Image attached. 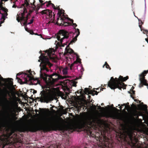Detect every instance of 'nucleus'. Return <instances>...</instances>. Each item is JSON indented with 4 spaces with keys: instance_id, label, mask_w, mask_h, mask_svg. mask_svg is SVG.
Masks as SVG:
<instances>
[{
    "instance_id": "1",
    "label": "nucleus",
    "mask_w": 148,
    "mask_h": 148,
    "mask_svg": "<svg viewBox=\"0 0 148 148\" xmlns=\"http://www.w3.org/2000/svg\"><path fill=\"white\" fill-rule=\"evenodd\" d=\"M97 110H99V112L95 106H93L92 109L93 113L90 115L86 116L84 119V123L85 124L93 125L95 124L96 121L101 116L102 113L103 116L108 117H111L113 119H117L119 118V113L114 112L106 110L103 107L100 106H97Z\"/></svg>"
},
{
    "instance_id": "2",
    "label": "nucleus",
    "mask_w": 148,
    "mask_h": 148,
    "mask_svg": "<svg viewBox=\"0 0 148 148\" xmlns=\"http://www.w3.org/2000/svg\"><path fill=\"white\" fill-rule=\"evenodd\" d=\"M40 60H41V63L40 64V77L41 78L43 79L46 83L47 86H51L58 79H61V77L56 74H53L51 75L48 76L47 75L43 73L42 71L45 69L46 64L49 63V59L45 56L41 55L39 57Z\"/></svg>"
},
{
    "instance_id": "3",
    "label": "nucleus",
    "mask_w": 148,
    "mask_h": 148,
    "mask_svg": "<svg viewBox=\"0 0 148 148\" xmlns=\"http://www.w3.org/2000/svg\"><path fill=\"white\" fill-rule=\"evenodd\" d=\"M59 121V119L56 120L51 116H45L42 119V128L45 131L50 130L51 128L54 127L60 129V125L57 122Z\"/></svg>"
},
{
    "instance_id": "4",
    "label": "nucleus",
    "mask_w": 148,
    "mask_h": 148,
    "mask_svg": "<svg viewBox=\"0 0 148 148\" xmlns=\"http://www.w3.org/2000/svg\"><path fill=\"white\" fill-rule=\"evenodd\" d=\"M35 74L34 71H32L31 70H27L26 71V73H24L22 74V79H18V81L21 84H23L27 83L28 81H32L33 84L36 85L39 83V81L38 78H34V75Z\"/></svg>"
},
{
    "instance_id": "5",
    "label": "nucleus",
    "mask_w": 148,
    "mask_h": 148,
    "mask_svg": "<svg viewBox=\"0 0 148 148\" xmlns=\"http://www.w3.org/2000/svg\"><path fill=\"white\" fill-rule=\"evenodd\" d=\"M128 78V76L123 78L121 76H120L119 78H115L114 79L111 77L108 82V86L111 89H114L118 88L120 89L121 88L125 89V86L122 82L125 81Z\"/></svg>"
},
{
    "instance_id": "6",
    "label": "nucleus",
    "mask_w": 148,
    "mask_h": 148,
    "mask_svg": "<svg viewBox=\"0 0 148 148\" xmlns=\"http://www.w3.org/2000/svg\"><path fill=\"white\" fill-rule=\"evenodd\" d=\"M68 33L63 30H60L56 36V38L58 42L56 41L55 44L56 46L60 47H64L66 45L62 44L63 41L68 37Z\"/></svg>"
},
{
    "instance_id": "7",
    "label": "nucleus",
    "mask_w": 148,
    "mask_h": 148,
    "mask_svg": "<svg viewBox=\"0 0 148 148\" xmlns=\"http://www.w3.org/2000/svg\"><path fill=\"white\" fill-rule=\"evenodd\" d=\"M41 97L40 98L38 97L41 102H46L48 103L53 100L54 97V95H51L47 92H45L44 91H42L41 93Z\"/></svg>"
},
{
    "instance_id": "8",
    "label": "nucleus",
    "mask_w": 148,
    "mask_h": 148,
    "mask_svg": "<svg viewBox=\"0 0 148 148\" xmlns=\"http://www.w3.org/2000/svg\"><path fill=\"white\" fill-rule=\"evenodd\" d=\"M12 133V132L8 135H3L0 137V147L2 145V148H3L4 145L15 142V141L10 137Z\"/></svg>"
},
{
    "instance_id": "9",
    "label": "nucleus",
    "mask_w": 148,
    "mask_h": 148,
    "mask_svg": "<svg viewBox=\"0 0 148 148\" xmlns=\"http://www.w3.org/2000/svg\"><path fill=\"white\" fill-rule=\"evenodd\" d=\"M148 72V70L147 71H144L141 74L139 75V80L140 83L139 85V87H142L143 85L147 86L148 89V84L147 81L145 79V76Z\"/></svg>"
},
{
    "instance_id": "10",
    "label": "nucleus",
    "mask_w": 148,
    "mask_h": 148,
    "mask_svg": "<svg viewBox=\"0 0 148 148\" xmlns=\"http://www.w3.org/2000/svg\"><path fill=\"white\" fill-rule=\"evenodd\" d=\"M24 15V11L19 12V14L17 15L18 16L17 17L16 20L18 22H20L21 25L23 23V25H27V18H24L23 16Z\"/></svg>"
},
{
    "instance_id": "11",
    "label": "nucleus",
    "mask_w": 148,
    "mask_h": 148,
    "mask_svg": "<svg viewBox=\"0 0 148 148\" xmlns=\"http://www.w3.org/2000/svg\"><path fill=\"white\" fill-rule=\"evenodd\" d=\"M11 79H4L0 75V85H2L1 82L3 81L8 88H9L13 85Z\"/></svg>"
},
{
    "instance_id": "12",
    "label": "nucleus",
    "mask_w": 148,
    "mask_h": 148,
    "mask_svg": "<svg viewBox=\"0 0 148 148\" xmlns=\"http://www.w3.org/2000/svg\"><path fill=\"white\" fill-rule=\"evenodd\" d=\"M12 119L8 117V119H2L0 121V125L1 127H5L7 125H9L12 123Z\"/></svg>"
},
{
    "instance_id": "13",
    "label": "nucleus",
    "mask_w": 148,
    "mask_h": 148,
    "mask_svg": "<svg viewBox=\"0 0 148 148\" xmlns=\"http://www.w3.org/2000/svg\"><path fill=\"white\" fill-rule=\"evenodd\" d=\"M118 106H119V108L120 109H122V106H124L125 107L123 110V111H125L126 110L128 112H130L131 111L132 108L131 107L128 105V103L126 104L124 103L123 104H121V105L120 104H118Z\"/></svg>"
},
{
    "instance_id": "14",
    "label": "nucleus",
    "mask_w": 148,
    "mask_h": 148,
    "mask_svg": "<svg viewBox=\"0 0 148 148\" xmlns=\"http://www.w3.org/2000/svg\"><path fill=\"white\" fill-rule=\"evenodd\" d=\"M84 92L87 94V93L88 94H91L92 95H97L98 92L96 91L93 90V91H91L90 92H89V90L88 88H86L84 89Z\"/></svg>"
},
{
    "instance_id": "15",
    "label": "nucleus",
    "mask_w": 148,
    "mask_h": 148,
    "mask_svg": "<svg viewBox=\"0 0 148 148\" xmlns=\"http://www.w3.org/2000/svg\"><path fill=\"white\" fill-rule=\"evenodd\" d=\"M54 52V50L52 49H50L46 51V53H47V54L51 58H52V57H51V55H53L54 53L53 52Z\"/></svg>"
},
{
    "instance_id": "16",
    "label": "nucleus",
    "mask_w": 148,
    "mask_h": 148,
    "mask_svg": "<svg viewBox=\"0 0 148 148\" xmlns=\"http://www.w3.org/2000/svg\"><path fill=\"white\" fill-rule=\"evenodd\" d=\"M2 16L1 18V21H0V26H1V23H3L6 18H7V16L8 15L7 13H4L1 14Z\"/></svg>"
},
{
    "instance_id": "17",
    "label": "nucleus",
    "mask_w": 148,
    "mask_h": 148,
    "mask_svg": "<svg viewBox=\"0 0 148 148\" xmlns=\"http://www.w3.org/2000/svg\"><path fill=\"white\" fill-rule=\"evenodd\" d=\"M41 13L42 14H46L47 15H50L52 13V12L51 11L48 10H44L41 12Z\"/></svg>"
},
{
    "instance_id": "18",
    "label": "nucleus",
    "mask_w": 148,
    "mask_h": 148,
    "mask_svg": "<svg viewBox=\"0 0 148 148\" xmlns=\"http://www.w3.org/2000/svg\"><path fill=\"white\" fill-rule=\"evenodd\" d=\"M60 70H62V73L64 75H66L68 73V68L66 67H65L64 68H61Z\"/></svg>"
},
{
    "instance_id": "19",
    "label": "nucleus",
    "mask_w": 148,
    "mask_h": 148,
    "mask_svg": "<svg viewBox=\"0 0 148 148\" xmlns=\"http://www.w3.org/2000/svg\"><path fill=\"white\" fill-rule=\"evenodd\" d=\"M66 48L65 49V52L67 53H72L73 52V50L71 49H70L66 45Z\"/></svg>"
},
{
    "instance_id": "20",
    "label": "nucleus",
    "mask_w": 148,
    "mask_h": 148,
    "mask_svg": "<svg viewBox=\"0 0 148 148\" xmlns=\"http://www.w3.org/2000/svg\"><path fill=\"white\" fill-rule=\"evenodd\" d=\"M140 129L139 130V131L143 132H146L147 131V128L143 126H141L140 127Z\"/></svg>"
},
{
    "instance_id": "21",
    "label": "nucleus",
    "mask_w": 148,
    "mask_h": 148,
    "mask_svg": "<svg viewBox=\"0 0 148 148\" xmlns=\"http://www.w3.org/2000/svg\"><path fill=\"white\" fill-rule=\"evenodd\" d=\"M1 9L4 12V13H7L8 12V10L3 7Z\"/></svg>"
},
{
    "instance_id": "22",
    "label": "nucleus",
    "mask_w": 148,
    "mask_h": 148,
    "mask_svg": "<svg viewBox=\"0 0 148 148\" xmlns=\"http://www.w3.org/2000/svg\"><path fill=\"white\" fill-rule=\"evenodd\" d=\"M75 33H76V37H77L79 35L80 33L79 29H76Z\"/></svg>"
},
{
    "instance_id": "23",
    "label": "nucleus",
    "mask_w": 148,
    "mask_h": 148,
    "mask_svg": "<svg viewBox=\"0 0 148 148\" xmlns=\"http://www.w3.org/2000/svg\"><path fill=\"white\" fill-rule=\"evenodd\" d=\"M77 82L75 81H73L71 82V84L73 86L76 87V86Z\"/></svg>"
},
{
    "instance_id": "24",
    "label": "nucleus",
    "mask_w": 148,
    "mask_h": 148,
    "mask_svg": "<svg viewBox=\"0 0 148 148\" xmlns=\"http://www.w3.org/2000/svg\"><path fill=\"white\" fill-rule=\"evenodd\" d=\"M147 106L146 105H144L143 106L142 108L143 110L145 111H146L147 108Z\"/></svg>"
},
{
    "instance_id": "25",
    "label": "nucleus",
    "mask_w": 148,
    "mask_h": 148,
    "mask_svg": "<svg viewBox=\"0 0 148 148\" xmlns=\"http://www.w3.org/2000/svg\"><path fill=\"white\" fill-rule=\"evenodd\" d=\"M105 66H106L105 67L107 69L109 68V65L106 62H105V64L103 65V67H104Z\"/></svg>"
},
{
    "instance_id": "26",
    "label": "nucleus",
    "mask_w": 148,
    "mask_h": 148,
    "mask_svg": "<svg viewBox=\"0 0 148 148\" xmlns=\"http://www.w3.org/2000/svg\"><path fill=\"white\" fill-rule=\"evenodd\" d=\"M75 61L77 62V63H80L81 62L80 59L77 56V59Z\"/></svg>"
},
{
    "instance_id": "27",
    "label": "nucleus",
    "mask_w": 148,
    "mask_h": 148,
    "mask_svg": "<svg viewBox=\"0 0 148 148\" xmlns=\"http://www.w3.org/2000/svg\"><path fill=\"white\" fill-rule=\"evenodd\" d=\"M77 37H76V36L71 41V42H75L77 40Z\"/></svg>"
},
{
    "instance_id": "28",
    "label": "nucleus",
    "mask_w": 148,
    "mask_h": 148,
    "mask_svg": "<svg viewBox=\"0 0 148 148\" xmlns=\"http://www.w3.org/2000/svg\"><path fill=\"white\" fill-rule=\"evenodd\" d=\"M29 1L28 0H25V3L26 4L27 6L28 5H29V3L28 1Z\"/></svg>"
},
{
    "instance_id": "29",
    "label": "nucleus",
    "mask_w": 148,
    "mask_h": 148,
    "mask_svg": "<svg viewBox=\"0 0 148 148\" xmlns=\"http://www.w3.org/2000/svg\"><path fill=\"white\" fill-rule=\"evenodd\" d=\"M33 21V19H32L30 20V22L28 23V24H30L32 23Z\"/></svg>"
},
{
    "instance_id": "30",
    "label": "nucleus",
    "mask_w": 148,
    "mask_h": 148,
    "mask_svg": "<svg viewBox=\"0 0 148 148\" xmlns=\"http://www.w3.org/2000/svg\"><path fill=\"white\" fill-rule=\"evenodd\" d=\"M2 2L1 1H0V8H1V9L3 7L2 5Z\"/></svg>"
},
{
    "instance_id": "31",
    "label": "nucleus",
    "mask_w": 148,
    "mask_h": 148,
    "mask_svg": "<svg viewBox=\"0 0 148 148\" xmlns=\"http://www.w3.org/2000/svg\"><path fill=\"white\" fill-rule=\"evenodd\" d=\"M74 65V64H73V63L71 64L70 66V68L71 69V68Z\"/></svg>"
},
{
    "instance_id": "32",
    "label": "nucleus",
    "mask_w": 148,
    "mask_h": 148,
    "mask_svg": "<svg viewBox=\"0 0 148 148\" xmlns=\"http://www.w3.org/2000/svg\"><path fill=\"white\" fill-rule=\"evenodd\" d=\"M73 27H75L77 26V25H76V24L75 23H73Z\"/></svg>"
},
{
    "instance_id": "33",
    "label": "nucleus",
    "mask_w": 148,
    "mask_h": 148,
    "mask_svg": "<svg viewBox=\"0 0 148 148\" xmlns=\"http://www.w3.org/2000/svg\"><path fill=\"white\" fill-rule=\"evenodd\" d=\"M16 6L15 4H14L12 6V8H16Z\"/></svg>"
},
{
    "instance_id": "34",
    "label": "nucleus",
    "mask_w": 148,
    "mask_h": 148,
    "mask_svg": "<svg viewBox=\"0 0 148 148\" xmlns=\"http://www.w3.org/2000/svg\"><path fill=\"white\" fill-rule=\"evenodd\" d=\"M73 63L74 65L75 64H77V63L76 61H75Z\"/></svg>"
},
{
    "instance_id": "35",
    "label": "nucleus",
    "mask_w": 148,
    "mask_h": 148,
    "mask_svg": "<svg viewBox=\"0 0 148 148\" xmlns=\"http://www.w3.org/2000/svg\"><path fill=\"white\" fill-rule=\"evenodd\" d=\"M133 146H134V147H136V145L135 143H133Z\"/></svg>"
},
{
    "instance_id": "36",
    "label": "nucleus",
    "mask_w": 148,
    "mask_h": 148,
    "mask_svg": "<svg viewBox=\"0 0 148 148\" xmlns=\"http://www.w3.org/2000/svg\"><path fill=\"white\" fill-rule=\"evenodd\" d=\"M64 12V10H62L61 11V14H62V13Z\"/></svg>"
},
{
    "instance_id": "37",
    "label": "nucleus",
    "mask_w": 148,
    "mask_h": 148,
    "mask_svg": "<svg viewBox=\"0 0 148 148\" xmlns=\"http://www.w3.org/2000/svg\"><path fill=\"white\" fill-rule=\"evenodd\" d=\"M39 1L40 3H42L43 2L42 1V0H39Z\"/></svg>"
},
{
    "instance_id": "38",
    "label": "nucleus",
    "mask_w": 148,
    "mask_h": 148,
    "mask_svg": "<svg viewBox=\"0 0 148 148\" xmlns=\"http://www.w3.org/2000/svg\"><path fill=\"white\" fill-rule=\"evenodd\" d=\"M84 104L82 103V104L81 105V107H82V106H83Z\"/></svg>"
},
{
    "instance_id": "39",
    "label": "nucleus",
    "mask_w": 148,
    "mask_h": 148,
    "mask_svg": "<svg viewBox=\"0 0 148 148\" xmlns=\"http://www.w3.org/2000/svg\"><path fill=\"white\" fill-rule=\"evenodd\" d=\"M15 122L16 123H18L19 122V121H16Z\"/></svg>"
},
{
    "instance_id": "40",
    "label": "nucleus",
    "mask_w": 148,
    "mask_h": 148,
    "mask_svg": "<svg viewBox=\"0 0 148 148\" xmlns=\"http://www.w3.org/2000/svg\"><path fill=\"white\" fill-rule=\"evenodd\" d=\"M79 92L81 94H82V91H79Z\"/></svg>"
},
{
    "instance_id": "41",
    "label": "nucleus",
    "mask_w": 148,
    "mask_h": 148,
    "mask_svg": "<svg viewBox=\"0 0 148 148\" xmlns=\"http://www.w3.org/2000/svg\"><path fill=\"white\" fill-rule=\"evenodd\" d=\"M51 1H49L48 2V3H49V4H51Z\"/></svg>"
},
{
    "instance_id": "42",
    "label": "nucleus",
    "mask_w": 148,
    "mask_h": 148,
    "mask_svg": "<svg viewBox=\"0 0 148 148\" xmlns=\"http://www.w3.org/2000/svg\"><path fill=\"white\" fill-rule=\"evenodd\" d=\"M136 148H140V147L138 146Z\"/></svg>"
},
{
    "instance_id": "43",
    "label": "nucleus",
    "mask_w": 148,
    "mask_h": 148,
    "mask_svg": "<svg viewBox=\"0 0 148 148\" xmlns=\"http://www.w3.org/2000/svg\"><path fill=\"white\" fill-rule=\"evenodd\" d=\"M52 4V6H54V4Z\"/></svg>"
},
{
    "instance_id": "44",
    "label": "nucleus",
    "mask_w": 148,
    "mask_h": 148,
    "mask_svg": "<svg viewBox=\"0 0 148 148\" xmlns=\"http://www.w3.org/2000/svg\"><path fill=\"white\" fill-rule=\"evenodd\" d=\"M135 140L136 142V143L137 141V140Z\"/></svg>"
},
{
    "instance_id": "45",
    "label": "nucleus",
    "mask_w": 148,
    "mask_h": 148,
    "mask_svg": "<svg viewBox=\"0 0 148 148\" xmlns=\"http://www.w3.org/2000/svg\"><path fill=\"white\" fill-rule=\"evenodd\" d=\"M8 0H4L5 1H7Z\"/></svg>"
},
{
    "instance_id": "46",
    "label": "nucleus",
    "mask_w": 148,
    "mask_h": 148,
    "mask_svg": "<svg viewBox=\"0 0 148 148\" xmlns=\"http://www.w3.org/2000/svg\"><path fill=\"white\" fill-rule=\"evenodd\" d=\"M71 21L72 22H73V20H71Z\"/></svg>"
},
{
    "instance_id": "47",
    "label": "nucleus",
    "mask_w": 148,
    "mask_h": 148,
    "mask_svg": "<svg viewBox=\"0 0 148 148\" xmlns=\"http://www.w3.org/2000/svg\"><path fill=\"white\" fill-rule=\"evenodd\" d=\"M132 88H133V89L134 88H133V87H132Z\"/></svg>"
},
{
    "instance_id": "48",
    "label": "nucleus",
    "mask_w": 148,
    "mask_h": 148,
    "mask_svg": "<svg viewBox=\"0 0 148 148\" xmlns=\"http://www.w3.org/2000/svg\"><path fill=\"white\" fill-rule=\"evenodd\" d=\"M132 88H133V89L134 88H133V87H132Z\"/></svg>"
},
{
    "instance_id": "49",
    "label": "nucleus",
    "mask_w": 148,
    "mask_h": 148,
    "mask_svg": "<svg viewBox=\"0 0 148 148\" xmlns=\"http://www.w3.org/2000/svg\"><path fill=\"white\" fill-rule=\"evenodd\" d=\"M132 88H133V89L134 88H133V87H132Z\"/></svg>"
},
{
    "instance_id": "50",
    "label": "nucleus",
    "mask_w": 148,
    "mask_h": 148,
    "mask_svg": "<svg viewBox=\"0 0 148 148\" xmlns=\"http://www.w3.org/2000/svg\"><path fill=\"white\" fill-rule=\"evenodd\" d=\"M135 17H136L137 18L135 15H134Z\"/></svg>"
},
{
    "instance_id": "51",
    "label": "nucleus",
    "mask_w": 148,
    "mask_h": 148,
    "mask_svg": "<svg viewBox=\"0 0 148 148\" xmlns=\"http://www.w3.org/2000/svg\"><path fill=\"white\" fill-rule=\"evenodd\" d=\"M0 13L1 14H2V13H1V12H0Z\"/></svg>"
},
{
    "instance_id": "52",
    "label": "nucleus",
    "mask_w": 148,
    "mask_h": 148,
    "mask_svg": "<svg viewBox=\"0 0 148 148\" xmlns=\"http://www.w3.org/2000/svg\"><path fill=\"white\" fill-rule=\"evenodd\" d=\"M135 101H136V100H135Z\"/></svg>"
},
{
    "instance_id": "53",
    "label": "nucleus",
    "mask_w": 148,
    "mask_h": 148,
    "mask_svg": "<svg viewBox=\"0 0 148 148\" xmlns=\"http://www.w3.org/2000/svg\"><path fill=\"white\" fill-rule=\"evenodd\" d=\"M35 1H34V2H33V3H34V2Z\"/></svg>"
},
{
    "instance_id": "54",
    "label": "nucleus",
    "mask_w": 148,
    "mask_h": 148,
    "mask_svg": "<svg viewBox=\"0 0 148 148\" xmlns=\"http://www.w3.org/2000/svg\"><path fill=\"white\" fill-rule=\"evenodd\" d=\"M16 118H15V120H16Z\"/></svg>"
},
{
    "instance_id": "55",
    "label": "nucleus",
    "mask_w": 148,
    "mask_h": 148,
    "mask_svg": "<svg viewBox=\"0 0 148 148\" xmlns=\"http://www.w3.org/2000/svg\"><path fill=\"white\" fill-rule=\"evenodd\" d=\"M88 97H90V96H88Z\"/></svg>"
}]
</instances>
